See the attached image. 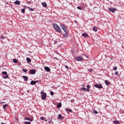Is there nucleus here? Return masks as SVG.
Here are the masks:
<instances>
[{
    "mask_svg": "<svg viewBox=\"0 0 124 124\" xmlns=\"http://www.w3.org/2000/svg\"><path fill=\"white\" fill-rule=\"evenodd\" d=\"M53 27L54 29V30H55V31L57 32H62V30L61 29V28H60V26H59V25H58V24L55 23L53 24Z\"/></svg>",
    "mask_w": 124,
    "mask_h": 124,
    "instance_id": "f257e3e1",
    "label": "nucleus"
},
{
    "mask_svg": "<svg viewBox=\"0 0 124 124\" xmlns=\"http://www.w3.org/2000/svg\"><path fill=\"white\" fill-rule=\"evenodd\" d=\"M93 112L94 113V114H98V112L96 110H93Z\"/></svg>",
    "mask_w": 124,
    "mask_h": 124,
    "instance_id": "72a5a7b5",
    "label": "nucleus"
},
{
    "mask_svg": "<svg viewBox=\"0 0 124 124\" xmlns=\"http://www.w3.org/2000/svg\"><path fill=\"white\" fill-rule=\"evenodd\" d=\"M105 84H106V85L107 86H109V85H110L111 84V82H108V81H107V80H105Z\"/></svg>",
    "mask_w": 124,
    "mask_h": 124,
    "instance_id": "2eb2a0df",
    "label": "nucleus"
},
{
    "mask_svg": "<svg viewBox=\"0 0 124 124\" xmlns=\"http://www.w3.org/2000/svg\"><path fill=\"white\" fill-rule=\"evenodd\" d=\"M22 70H23V71H24V72H25V73H27V72H28V69H23Z\"/></svg>",
    "mask_w": 124,
    "mask_h": 124,
    "instance_id": "c756f323",
    "label": "nucleus"
},
{
    "mask_svg": "<svg viewBox=\"0 0 124 124\" xmlns=\"http://www.w3.org/2000/svg\"><path fill=\"white\" fill-rule=\"evenodd\" d=\"M25 11H26V10H25V9H22V10H21V12H22V13H25Z\"/></svg>",
    "mask_w": 124,
    "mask_h": 124,
    "instance_id": "f704fd0d",
    "label": "nucleus"
},
{
    "mask_svg": "<svg viewBox=\"0 0 124 124\" xmlns=\"http://www.w3.org/2000/svg\"><path fill=\"white\" fill-rule=\"evenodd\" d=\"M34 82H35V84H36V83H38V80H35L34 81Z\"/></svg>",
    "mask_w": 124,
    "mask_h": 124,
    "instance_id": "79ce46f5",
    "label": "nucleus"
},
{
    "mask_svg": "<svg viewBox=\"0 0 124 124\" xmlns=\"http://www.w3.org/2000/svg\"><path fill=\"white\" fill-rule=\"evenodd\" d=\"M24 120H26L27 121H30V122H32V121H33V119H31L29 118H24Z\"/></svg>",
    "mask_w": 124,
    "mask_h": 124,
    "instance_id": "4468645a",
    "label": "nucleus"
},
{
    "mask_svg": "<svg viewBox=\"0 0 124 124\" xmlns=\"http://www.w3.org/2000/svg\"><path fill=\"white\" fill-rule=\"evenodd\" d=\"M2 74L4 75V76L7 75V72H2Z\"/></svg>",
    "mask_w": 124,
    "mask_h": 124,
    "instance_id": "a878e982",
    "label": "nucleus"
},
{
    "mask_svg": "<svg viewBox=\"0 0 124 124\" xmlns=\"http://www.w3.org/2000/svg\"><path fill=\"white\" fill-rule=\"evenodd\" d=\"M0 103L1 104H3V103H5V102H1Z\"/></svg>",
    "mask_w": 124,
    "mask_h": 124,
    "instance_id": "c03bdc74",
    "label": "nucleus"
},
{
    "mask_svg": "<svg viewBox=\"0 0 124 124\" xmlns=\"http://www.w3.org/2000/svg\"><path fill=\"white\" fill-rule=\"evenodd\" d=\"M113 124H120V122L119 121H113Z\"/></svg>",
    "mask_w": 124,
    "mask_h": 124,
    "instance_id": "b1692460",
    "label": "nucleus"
},
{
    "mask_svg": "<svg viewBox=\"0 0 124 124\" xmlns=\"http://www.w3.org/2000/svg\"><path fill=\"white\" fill-rule=\"evenodd\" d=\"M65 68H66V69H69V67H68V66H67V65L65 66Z\"/></svg>",
    "mask_w": 124,
    "mask_h": 124,
    "instance_id": "ea45409f",
    "label": "nucleus"
},
{
    "mask_svg": "<svg viewBox=\"0 0 124 124\" xmlns=\"http://www.w3.org/2000/svg\"><path fill=\"white\" fill-rule=\"evenodd\" d=\"M118 69V68L117 67H114L113 68V70L116 71Z\"/></svg>",
    "mask_w": 124,
    "mask_h": 124,
    "instance_id": "c9c22d12",
    "label": "nucleus"
},
{
    "mask_svg": "<svg viewBox=\"0 0 124 124\" xmlns=\"http://www.w3.org/2000/svg\"><path fill=\"white\" fill-rule=\"evenodd\" d=\"M57 118L59 120H63V119H64V117H63V116H62V114H60L58 115V116Z\"/></svg>",
    "mask_w": 124,
    "mask_h": 124,
    "instance_id": "1a4fd4ad",
    "label": "nucleus"
},
{
    "mask_svg": "<svg viewBox=\"0 0 124 124\" xmlns=\"http://www.w3.org/2000/svg\"><path fill=\"white\" fill-rule=\"evenodd\" d=\"M93 69H90V70H89V71H90V72H93Z\"/></svg>",
    "mask_w": 124,
    "mask_h": 124,
    "instance_id": "a19ab883",
    "label": "nucleus"
},
{
    "mask_svg": "<svg viewBox=\"0 0 124 124\" xmlns=\"http://www.w3.org/2000/svg\"><path fill=\"white\" fill-rule=\"evenodd\" d=\"M6 37L4 36H1V39H5Z\"/></svg>",
    "mask_w": 124,
    "mask_h": 124,
    "instance_id": "473e14b6",
    "label": "nucleus"
},
{
    "mask_svg": "<svg viewBox=\"0 0 124 124\" xmlns=\"http://www.w3.org/2000/svg\"><path fill=\"white\" fill-rule=\"evenodd\" d=\"M77 8L79 10H82V8L80 6H78Z\"/></svg>",
    "mask_w": 124,
    "mask_h": 124,
    "instance_id": "4c0bfd02",
    "label": "nucleus"
},
{
    "mask_svg": "<svg viewBox=\"0 0 124 124\" xmlns=\"http://www.w3.org/2000/svg\"><path fill=\"white\" fill-rule=\"evenodd\" d=\"M26 61H27V62H29V63H30L31 62V59L30 58H27L26 59Z\"/></svg>",
    "mask_w": 124,
    "mask_h": 124,
    "instance_id": "6ab92c4d",
    "label": "nucleus"
},
{
    "mask_svg": "<svg viewBox=\"0 0 124 124\" xmlns=\"http://www.w3.org/2000/svg\"><path fill=\"white\" fill-rule=\"evenodd\" d=\"M76 60L78 62H82V61L83 60V59L81 56H78V57H76Z\"/></svg>",
    "mask_w": 124,
    "mask_h": 124,
    "instance_id": "39448f33",
    "label": "nucleus"
},
{
    "mask_svg": "<svg viewBox=\"0 0 124 124\" xmlns=\"http://www.w3.org/2000/svg\"><path fill=\"white\" fill-rule=\"evenodd\" d=\"M109 11H110V12H112V13L115 12V11H117V9L115 8H110L108 9Z\"/></svg>",
    "mask_w": 124,
    "mask_h": 124,
    "instance_id": "0eeeda50",
    "label": "nucleus"
},
{
    "mask_svg": "<svg viewBox=\"0 0 124 124\" xmlns=\"http://www.w3.org/2000/svg\"><path fill=\"white\" fill-rule=\"evenodd\" d=\"M82 35L83 37H89V35H88L87 33H83L82 34Z\"/></svg>",
    "mask_w": 124,
    "mask_h": 124,
    "instance_id": "dca6fc26",
    "label": "nucleus"
},
{
    "mask_svg": "<svg viewBox=\"0 0 124 124\" xmlns=\"http://www.w3.org/2000/svg\"><path fill=\"white\" fill-rule=\"evenodd\" d=\"M27 7V6H24V8H26Z\"/></svg>",
    "mask_w": 124,
    "mask_h": 124,
    "instance_id": "09e8293b",
    "label": "nucleus"
},
{
    "mask_svg": "<svg viewBox=\"0 0 124 124\" xmlns=\"http://www.w3.org/2000/svg\"><path fill=\"white\" fill-rule=\"evenodd\" d=\"M85 57H86V58H88V56L87 55H85Z\"/></svg>",
    "mask_w": 124,
    "mask_h": 124,
    "instance_id": "3c124183",
    "label": "nucleus"
},
{
    "mask_svg": "<svg viewBox=\"0 0 124 124\" xmlns=\"http://www.w3.org/2000/svg\"><path fill=\"white\" fill-rule=\"evenodd\" d=\"M94 87H95V88H97V89H103V86H102V85L99 84L98 83L94 85Z\"/></svg>",
    "mask_w": 124,
    "mask_h": 124,
    "instance_id": "20e7f679",
    "label": "nucleus"
},
{
    "mask_svg": "<svg viewBox=\"0 0 124 124\" xmlns=\"http://www.w3.org/2000/svg\"><path fill=\"white\" fill-rule=\"evenodd\" d=\"M14 3H15V4H17V5H20L21 2L18 0H16L14 2Z\"/></svg>",
    "mask_w": 124,
    "mask_h": 124,
    "instance_id": "9b49d317",
    "label": "nucleus"
},
{
    "mask_svg": "<svg viewBox=\"0 0 124 124\" xmlns=\"http://www.w3.org/2000/svg\"><path fill=\"white\" fill-rule=\"evenodd\" d=\"M81 91H82L83 92L86 91V92H90V89H87V88H85V87H82L81 88Z\"/></svg>",
    "mask_w": 124,
    "mask_h": 124,
    "instance_id": "9d476101",
    "label": "nucleus"
},
{
    "mask_svg": "<svg viewBox=\"0 0 124 124\" xmlns=\"http://www.w3.org/2000/svg\"><path fill=\"white\" fill-rule=\"evenodd\" d=\"M57 107V108H61L62 107V104L61 103H58Z\"/></svg>",
    "mask_w": 124,
    "mask_h": 124,
    "instance_id": "4be33fe9",
    "label": "nucleus"
},
{
    "mask_svg": "<svg viewBox=\"0 0 124 124\" xmlns=\"http://www.w3.org/2000/svg\"><path fill=\"white\" fill-rule=\"evenodd\" d=\"M75 23H76V21L75 20Z\"/></svg>",
    "mask_w": 124,
    "mask_h": 124,
    "instance_id": "864d4df0",
    "label": "nucleus"
},
{
    "mask_svg": "<svg viewBox=\"0 0 124 124\" xmlns=\"http://www.w3.org/2000/svg\"><path fill=\"white\" fill-rule=\"evenodd\" d=\"M60 27L63 30L65 33H67L68 32V30H67V28L65 27V25L63 24H60Z\"/></svg>",
    "mask_w": 124,
    "mask_h": 124,
    "instance_id": "7ed1b4c3",
    "label": "nucleus"
},
{
    "mask_svg": "<svg viewBox=\"0 0 124 124\" xmlns=\"http://www.w3.org/2000/svg\"><path fill=\"white\" fill-rule=\"evenodd\" d=\"M28 3H31V1H29V2H28Z\"/></svg>",
    "mask_w": 124,
    "mask_h": 124,
    "instance_id": "8fccbe9b",
    "label": "nucleus"
},
{
    "mask_svg": "<svg viewBox=\"0 0 124 124\" xmlns=\"http://www.w3.org/2000/svg\"><path fill=\"white\" fill-rule=\"evenodd\" d=\"M50 93L51 95H54V92L51 91L50 92Z\"/></svg>",
    "mask_w": 124,
    "mask_h": 124,
    "instance_id": "58836bf2",
    "label": "nucleus"
},
{
    "mask_svg": "<svg viewBox=\"0 0 124 124\" xmlns=\"http://www.w3.org/2000/svg\"><path fill=\"white\" fill-rule=\"evenodd\" d=\"M28 8L31 10V11H34V9H32L30 7H28Z\"/></svg>",
    "mask_w": 124,
    "mask_h": 124,
    "instance_id": "c85d7f7f",
    "label": "nucleus"
},
{
    "mask_svg": "<svg viewBox=\"0 0 124 124\" xmlns=\"http://www.w3.org/2000/svg\"><path fill=\"white\" fill-rule=\"evenodd\" d=\"M41 99L43 100H45V99H46V97H47V94L45 92H43L42 91L41 92Z\"/></svg>",
    "mask_w": 124,
    "mask_h": 124,
    "instance_id": "f03ea898",
    "label": "nucleus"
},
{
    "mask_svg": "<svg viewBox=\"0 0 124 124\" xmlns=\"http://www.w3.org/2000/svg\"><path fill=\"white\" fill-rule=\"evenodd\" d=\"M24 124H31V123L30 122H25Z\"/></svg>",
    "mask_w": 124,
    "mask_h": 124,
    "instance_id": "e433bc0d",
    "label": "nucleus"
},
{
    "mask_svg": "<svg viewBox=\"0 0 124 124\" xmlns=\"http://www.w3.org/2000/svg\"><path fill=\"white\" fill-rule=\"evenodd\" d=\"M31 85H35V81H34V80H32L31 81L30 83Z\"/></svg>",
    "mask_w": 124,
    "mask_h": 124,
    "instance_id": "412c9836",
    "label": "nucleus"
},
{
    "mask_svg": "<svg viewBox=\"0 0 124 124\" xmlns=\"http://www.w3.org/2000/svg\"><path fill=\"white\" fill-rule=\"evenodd\" d=\"M40 119H41V120H44V117H41L40 118Z\"/></svg>",
    "mask_w": 124,
    "mask_h": 124,
    "instance_id": "37998d69",
    "label": "nucleus"
},
{
    "mask_svg": "<svg viewBox=\"0 0 124 124\" xmlns=\"http://www.w3.org/2000/svg\"><path fill=\"white\" fill-rule=\"evenodd\" d=\"M86 87L87 88H86V90H90V88H91V85H90L89 84H87Z\"/></svg>",
    "mask_w": 124,
    "mask_h": 124,
    "instance_id": "cd10ccee",
    "label": "nucleus"
},
{
    "mask_svg": "<svg viewBox=\"0 0 124 124\" xmlns=\"http://www.w3.org/2000/svg\"><path fill=\"white\" fill-rule=\"evenodd\" d=\"M22 78H23V79H24V81H25V82H27V81H28V80H29V78H28V77L27 76H23L22 77Z\"/></svg>",
    "mask_w": 124,
    "mask_h": 124,
    "instance_id": "ddd939ff",
    "label": "nucleus"
},
{
    "mask_svg": "<svg viewBox=\"0 0 124 124\" xmlns=\"http://www.w3.org/2000/svg\"><path fill=\"white\" fill-rule=\"evenodd\" d=\"M82 87H85V85H82Z\"/></svg>",
    "mask_w": 124,
    "mask_h": 124,
    "instance_id": "49530a36",
    "label": "nucleus"
},
{
    "mask_svg": "<svg viewBox=\"0 0 124 124\" xmlns=\"http://www.w3.org/2000/svg\"><path fill=\"white\" fill-rule=\"evenodd\" d=\"M45 121L46 122H47V120H45Z\"/></svg>",
    "mask_w": 124,
    "mask_h": 124,
    "instance_id": "603ef678",
    "label": "nucleus"
},
{
    "mask_svg": "<svg viewBox=\"0 0 124 124\" xmlns=\"http://www.w3.org/2000/svg\"><path fill=\"white\" fill-rule=\"evenodd\" d=\"M36 72V71L35 69H31L29 71V73L30 74H31L32 75H33L35 74Z\"/></svg>",
    "mask_w": 124,
    "mask_h": 124,
    "instance_id": "423d86ee",
    "label": "nucleus"
},
{
    "mask_svg": "<svg viewBox=\"0 0 124 124\" xmlns=\"http://www.w3.org/2000/svg\"><path fill=\"white\" fill-rule=\"evenodd\" d=\"M7 106H8L7 104H5L3 105V109H4L5 111L6 110V107H7Z\"/></svg>",
    "mask_w": 124,
    "mask_h": 124,
    "instance_id": "a211bd4d",
    "label": "nucleus"
},
{
    "mask_svg": "<svg viewBox=\"0 0 124 124\" xmlns=\"http://www.w3.org/2000/svg\"><path fill=\"white\" fill-rule=\"evenodd\" d=\"M65 111H66L67 113H68V112H72V110L69 108H65Z\"/></svg>",
    "mask_w": 124,
    "mask_h": 124,
    "instance_id": "5701e85b",
    "label": "nucleus"
},
{
    "mask_svg": "<svg viewBox=\"0 0 124 124\" xmlns=\"http://www.w3.org/2000/svg\"><path fill=\"white\" fill-rule=\"evenodd\" d=\"M27 93H30V90H28Z\"/></svg>",
    "mask_w": 124,
    "mask_h": 124,
    "instance_id": "a18cd8bd",
    "label": "nucleus"
},
{
    "mask_svg": "<svg viewBox=\"0 0 124 124\" xmlns=\"http://www.w3.org/2000/svg\"><path fill=\"white\" fill-rule=\"evenodd\" d=\"M9 77L8 76V75H6V76H5V77H4L3 78H4V79H7V78H9Z\"/></svg>",
    "mask_w": 124,
    "mask_h": 124,
    "instance_id": "7c9ffc66",
    "label": "nucleus"
},
{
    "mask_svg": "<svg viewBox=\"0 0 124 124\" xmlns=\"http://www.w3.org/2000/svg\"><path fill=\"white\" fill-rule=\"evenodd\" d=\"M13 62H14V63H17V62H18V60L17 59H13Z\"/></svg>",
    "mask_w": 124,
    "mask_h": 124,
    "instance_id": "393cba45",
    "label": "nucleus"
},
{
    "mask_svg": "<svg viewBox=\"0 0 124 124\" xmlns=\"http://www.w3.org/2000/svg\"><path fill=\"white\" fill-rule=\"evenodd\" d=\"M68 35H69V34H68V32H67V33H65L63 34V37H64V38H67L68 37Z\"/></svg>",
    "mask_w": 124,
    "mask_h": 124,
    "instance_id": "f8f14e48",
    "label": "nucleus"
},
{
    "mask_svg": "<svg viewBox=\"0 0 124 124\" xmlns=\"http://www.w3.org/2000/svg\"><path fill=\"white\" fill-rule=\"evenodd\" d=\"M51 123L52 124H54V122H51Z\"/></svg>",
    "mask_w": 124,
    "mask_h": 124,
    "instance_id": "de8ad7c7",
    "label": "nucleus"
},
{
    "mask_svg": "<svg viewBox=\"0 0 124 124\" xmlns=\"http://www.w3.org/2000/svg\"><path fill=\"white\" fill-rule=\"evenodd\" d=\"M115 75H117V76L119 75V72L116 71L114 73Z\"/></svg>",
    "mask_w": 124,
    "mask_h": 124,
    "instance_id": "2f4dec72",
    "label": "nucleus"
},
{
    "mask_svg": "<svg viewBox=\"0 0 124 124\" xmlns=\"http://www.w3.org/2000/svg\"><path fill=\"white\" fill-rule=\"evenodd\" d=\"M52 119L51 118H49L48 119V120H49L48 123L49 124H51V123H52Z\"/></svg>",
    "mask_w": 124,
    "mask_h": 124,
    "instance_id": "bb28decb",
    "label": "nucleus"
},
{
    "mask_svg": "<svg viewBox=\"0 0 124 124\" xmlns=\"http://www.w3.org/2000/svg\"><path fill=\"white\" fill-rule=\"evenodd\" d=\"M44 69L47 72H50L51 71V69L49 67H44Z\"/></svg>",
    "mask_w": 124,
    "mask_h": 124,
    "instance_id": "6e6552de",
    "label": "nucleus"
},
{
    "mask_svg": "<svg viewBox=\"0 0 124 124\" xmlns=\"http://www.w3.org/2000/svg\"><path fill=\"white\" fill-rule=\"evenodd\" d=\"M93 31H97V27H93Z\"/></svg>",
    "mask_w": 124,
    "mask_h": 124,
    "instance_id": "aec40b11",
    "label": "nucleus"
},
{
    "mask_svg": "<svg viewBox=\"0 0 124 124\" xmlns=\"http://www.w3.org/2000/svg\"><path fill=\"white\" fill-rule=\"evenodd\" d=\"M42 5L44 6V7H47V3L46 2H42Z\"/></svg>",
    "mask_w": 124,
    "mask_h": 124,
    "instance_id": "f3484780",
    "label": "nucleus"
}]
</instances>
